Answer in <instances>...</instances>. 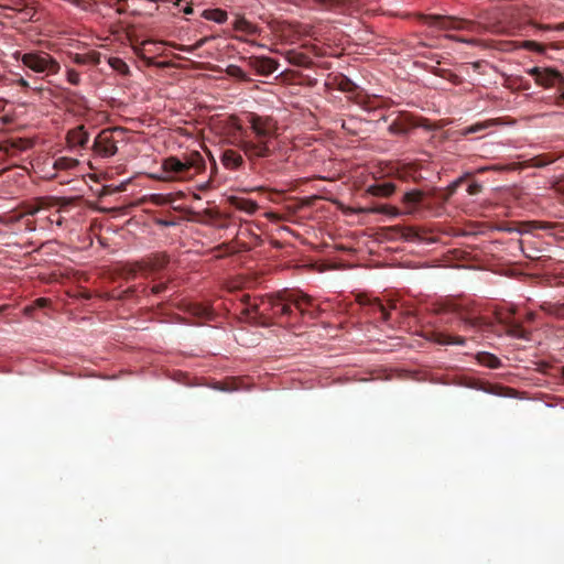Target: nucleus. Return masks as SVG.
I'll return each instance as SVG.
<instances>
[{
	"label": "nucleus",
	"mask_w": 564,
	"mask_h": 564,
	"mask_svg": "<svg viewBox=\"0 0 564 564\" xmlns=\"http://www.w3.org/2000/svg\"><path fill=\"white\" fill-rule=\"evenodd\" d=\"M397 189L392 182L373 183L367 186L365 193L376 197H390Z\"/></svg>",
	"instance_id": "obj_16"
},
{
	"label": "nucleus",
	"mask_w": 564,
	"mask_h": 564,
	"mask_svg": "<svg viewBox=\"0 0 564 564\" xmlns=\"http://www.w3.org/2000/svg\"><path fill=\"white\" fill-rule=\"evenodd\" d=\"M542 30H557V31H562L564 30V23H558L554 26H551V25H543L541 26Z\"/></svg>",
	"instance_id": "obj_50"
},
{
	"label": "nucleus",
	"mask_w": 564,
	"mask_h": 564,
	"mask_svg": "<svg viewBox=\"0 0 564 564\" xmlns=\"http://www.w3.org/2000/svg\"><path fill=\"white\" fill-rule=\"evenodd\" d=\"M203 15H204L207 20H212V10H210V9H206V10H204Z\"/></svg>",
	"instance_id": "obj_57"
},
{
	"label": "nucleus",
	"mask_w": 564,
	"mask_h": 564,
	"mask_svg": "<svg viewBox=\"0 0 564 564\" xmlns=\"http://www.w3.org/2000/svg\"><path fill=\"white\" fill-rule=\"evenodd\" d=\"M557 88L561 93L557 99V105L564 106V77H562L561 80L558 82Z\"/></svg>",
	"instance_id": "obj_43"
},
{
	"label": "nucleus",
	"mask_w": 564,
	"mask_h": 564,
	"mask_svg": "<svg viewBox=\"0 0 564 564\" xmlns=\"http://www.w3.org/2000/svg\"><path fill=\"white\" fill-rule=\"evenodd\" d=\"M220 161L227 169H237L243 162L242 156L237 151L230 149L221 153Z\"/></svg>",
	"instance_id": "obj_21"
},
{
	"label": "nucleus",
	"mask_w": 564,
	"mask_h": 564,
	"mask_svg": "<svg viewBox=\"0 0 564 564\" xmlns=\"http://www.w3.org/2000/svg\"><path fill=\"white\" fill-rule=\"evenodd\" d=\"M467 324H469L471 327H478L481 325L480 318H469L465 321Z\"/></svg>",
	"instance_id": "obj_51"
},
{
	"label": "nucleus",
	"mask_w": 564,
	"mask_h": 564,
	"mask_svg": "<svg viewBox=\"0 0 564 564\" xmlns=\"http://www.w3.org/2000/svg\"><path fill=\"white\" fill-rule=\"evenodd\" d=\"M459 384L464 386V387H467V388H470V389H476V390H482L487 393H490V394H496V395H508L507 393H505V391L507 390L505 387H501V386H485L484 383L479 382L478 380H475V379H464L459 382Z\"/></svg>",
	"instance_id": "obj_17"
},
{
	"label": "nucleus",
	"mask_w": 564,
	"mask_h": 564,
	"mask_svg": "<svg viewBox=\"0 0 564 564\" xmlns=\"http://www.w3.org/2000/svg\"><path fill=\"white\" fill-rule=\"evenodd\" d=\"M292 302L294 307L303 315L308 316L312 319H315L319 316V308L315 304L314 300L301 292V291H293V297H286Z\"/></svg>",
	"instance_id": "obj_9"
},
{
	"label": "nucleus",
	"mask_w": 564,
	"mask_h": 564,
	"mask_svg": "<svg viewBox=\"0 0 564 564\" xmlns=\"http://www.w3.org/2000/svg\"><path fill=\"white\" fill-rule=\"evenodd\" d=\"M527 73L535 79V83L545 88L557 86L563 75L553 68L532 67Z\"/></svg>",
	"instance_id": "obj_10"
},
{
	"label": "nucleus",
	"mask_w": 564,
	"mask_h": 564,
	"mask_svg": "<svg viewBox=\"0 0 564 564\" xmlns=\"http://www.w3.org/2000/svg\"><path fill=\"white\" fill-rule=\"evenodd\" d=\"M466 341L465 337L462 336H453L452 335V341H449V345H464Z\"/></svg>",
	"instance_id": "obj_48"
},
{
	"label": "nucleus",
	"mask_w": 564,
	"mask_h": 564,
	"mask_svg": "<svg viewBox=\"0 0 564 564\" xmlns=\"http://www.w3.org/2000/svg\"><path fill=\"white\" fill-rule=\"evenodd\" d=\"M21 62L31 70L45 76L56 75L61 70L59 63L44 51L24 53L21 55Z\"/></svg>",
	"instance_id": "obj_6"
},
{
	"label": "nucleus",
	"mask_w": 564,
	"mask_h": 564,
	"mask_svg": "<svg viewBox=\"0 0 564 564\" xmlns=\"http://www.w3.org/2000/svg\"><path fill=\"white\" fill-rule=\"evenodd\" d=\"M232 31L241 32L249 36H256L260 34L261 29L243 17L237 14L232 23Z\"/></svg>",
	"instance_id": "obj_18"
},
{
	"label": "nucleus",
	"mask_w": 564,
	"mask_h": 564,
	"mask_svg": "<svg viewBox=\"0 0 564 564\" xmlns=\"http://www.w3.org/2000/svg\"><path fill=\"white\" fill-rule=\"evenodd\" d=\"M213 226H214V229H216L218 227H224V224L223 223L220 224V220H218L217 213H216L215 209H214V223H213Z\"/></svg>",
	"instance_id": "obj_54"
},
{
	"label": "nucleus",
	"mask_w": 564,
	"mask_h": 564,
	"mask_svg": "<svg viewBox=\"0 0 564 564\" xmlns=\"http://www.w3.org/2000/svg\"><path fill=\"white\" fill-rule=\"evenodd\" d=\"M230 203L240 210L246 212L247 214H253L259 208L258 204L251 199L243 198V197H236L232 196L229 198Z\"/></svg>",
	"instance_id": "obj_23"
},
{
	"label": "nucleus",
	"mask_w": 564,
	"mask_h": 564,
	"mask_svg": "<svg viewBox=\"0 0 564 564\" xmlns=\"http://www.w3.org/2000/svg\"><path fill=\"white\" fill-rule=\"evenodd\" d=\"M464 182V178L460 177L449 184L445 189H433L431 195L433 197L434 203L444 204L446 203L453 195L456 193L459 185Z\"/></svg>",
	"instance_id": "obj_19"
},
{
	"label": "nucleus",
	"mask_w": 564,
	"mask_h": 564,
	"mask_svg": "<svg viewBox=\"0 0 564 564\" xmlns=\"http://www.w3.org/2000/svg\"><path fill=\"white\" fill-rule=\"evenodd\" d=\"M56 224H57L58 226H61V225H62V218H59V219L56 221Z\"/></svg>",
	"instance_id": "obj_60"
},
{
	"label": "nucleus",
	"mask_w": 564,
	"mask_h": 564,
	"mask_svg": "<svg viewBox=\"0 0 564 564\" xmlns=\"http://www.w3.org/2000/svg\"><path fill=\"white\" fill-rule=\"evenodd\" d=\"M101 54L96 51H91L85 54L75 53L72 55V59L77 65H98L100 63Z\"/></svg>",
	"instance_id": "obj_22"
},
{
	"label": "nucleus",
	"mask_w": 564,
	"mask_h": 564,
	"mask_svg": "<svg viewBox=\"0 0 564 564\" xmlns=\"http://www.w3.org/2000/svg\"><path fill=\"white\" fill-rule=\"evenodd\" d=\"M420 19L429 26H438L443 30H466L476 34H481L486 29L482 24L462 20L454 17H443L436 14H421Z\"/></svg>",
	"instance_id": "obj_5"
},
{
	"label": "nucleus",
	"mask_w": 564,
	"mask_h": 564,
	"mask_svg": "<svg viewBox=\"0 0 564 564\" xmlns=\"http://www.w3.org/2000/svg\"><path fill=\"white\" fill-rule=\"evenodd\" d=\"M115 133L121 134V130L105 129L98 133L93 144V149L96 154L102 158H110L117 153L118 149L117 140L115 139Z\"/></svg>",
	"instance_id": "obj_7"
},
{
	"label": "nucleus",
	"mask_w": 564,
	"mask_h": 564,
	"mask_svg": "<svg viewBox=\"0 0 564 564\" xmlns=\"http://www.w3.org/2000/svg\"><path fill=\"white\" fill-rule=\"evenodd\" d=\"M167 288L166 283H158L152 286L151 291L153 294H160Z\"/></svg>",
	"instance_id": "obj_46"
},
{
	"label": "nucleus",
	"mask_w": 564,
	"mask_h": 564,
	"mask_svg": "<svg viewBox=\"0 0 564 564\" xmlns=\"http://www.w3.org/2000/svg\"><path fill=\"white\" fill-rule=\"evenodd\" d=\"M512 334L518 337H523V329L520 327V325H514Z\"/></svg>",
	"instance_id": "obj_53"
},
{
	"label": "nucleus",
	"mask_w": 564,
	"mask_h": 564,
	"mask_svg": "<svg viewBox=\"0 0 564 564\" xmlns=\"http://www.w3.org/2000/svg\"><path fill=\"white\" fill-rule=\"evenodd\" d=\"M249 122L254 134L253 139L241 137L240 149L249 159L268 158L272 151L271 140L275 137V122L271 118H263L258 115H250Z\"/></svg>",
	"instance_id": "obj_1"
},
{
	"label": "nucleus",
	"mask_w": 564,
	"mask_h": 564,
	"mask_svg": "<svg viewBox=\"0 0 564 564\" xmlns=\"http://www.w3.org/2000/svg\"><path fill=\"white\" fill-rule=\"evenodd\" d=\"M477 361L480 365L488 367L490 369H497L501 366L500 359L490 352H479L477 355Z\"/></svg>",
	"instance_id": "obj_28"
},
{
	"label": "nucleus",
	"mask_w": 564,
	"mask_h": 564,
	"mask_svg": "<svg viewBox=\"0 0 564 564\" xmlns=\"http://www.w3.org/2000/svg\"><path fill=\"white\" fill-rule=\"evenodd\" d=\"M489 126H490L489 122L475 123V124H471V126L465 128L464 130H462V134L468 135L470 133H477V132L484 131Z\"/></svg>",
	"instance_id": "obj_37"
},
{
	"label": "nucleus",
	"mask_w": 564,
	"mask_h": 564,
	"mask_svg": "<svg viewBox=\"0 0 564 564\" xmlns=\"http://www.w3.org/2000/svg\"><path fill=\"white\" fill-rule=\"evenodd\" d=\"M32 147V142L28 139H8L0 143V151L7 155H15L19 152L26 151Z\"/></svg>",
	"instance_id": "obj_13"
},
{
	"label": "nucleus",
	"mask_w": 564,
	"mask_h": 564,
	"mask_svg": "<svg viewBox=\"0 0 564 564\" xmlns=\"http://www.w3.org/2000/svg\"><path fill=\"white\" fill-rule=\"evenodd\" d=\"M481 191H482V185L477 182L470 183L467 187V193L469 195H478Z\"/></svg>",
	"instance_id": "obj_41"
},
{
	"label": "nucleus",
	"mask_w": 564,
	"mask_h": 564,
	"mask_svg": "<svg viewBox=\"0 0 564 564\" xmlns=\"http://www.w3.org/2000/svg\"><path fill=\"white\" fill-rule=\"evenodd\" d=\"M199 310L203 312V314H204V318H205V319H208L209 314H208L204 308H199Z\"/></svg>",
	"instance_id": "obj_58"
},
{
	"label": "nucleus",
	"mask_w": 564,
	"mask_h": 564,
	"mask_svg": "<svg viewBox=\"0 0 564 564\" xmlns=\"http://www.w3.org/2000/svg\"><path fill=\"white\" fill-rule=\"evenodd\" d=\"M380 102H381V100L378 99L377 97L371 98L369 96H359L357 99V104L360 105L366 110H371V109L380 107L381 106Z\"/></svg>",
	"instance_id": "obj_32"
},
{
	"label": "nucleus",
	"mask_w": 564,
	"mask_h": 564,
	"mask_svg": "<svg viewBox=\"0 0 564 564\" xmlns=\"http://www.w3.org/2000/svg\"><path fill=\"white\" fill-rule=\"evenodd\" d=\"M206 152H207V155L210 158L212 156V152L209 150L206 149Z\"/></svg>",
	"instance_id": "obj_61"
},
{
	"label": "nucleus",
	"mask_w": 564,
	"mask_h": 564,
	"mask_svg": "<svg viewBox=\"0 0 564 564\" xmlns=\"http://www.w3.org/2000/svg\"><path fill=\"white\" fill-rule=\"evenodd\" d=\"M338 88L345 93H354L357 89V85L347 76H340L338 80Z\"/></svg>",
	"instance_id": "obj_35"
},
{
	"label": "nucleus",
	"mask_w": 564,
	"mask_h": 564,
	"mask_svg": "<svg viewBox=\"0 0 564 564\" xmlns=\"http://www.w3.org/2000/svg\"><path fill=\"white\" fill-rule=\"evenodd\" d=\"M241 313L248 316L267 317L275 312L276 294L263 295L261 297H251L249 294L238 296Z\"/></svg>",
	"instance_id": "obj_4"
},
{
	"label": "nucleus",
	"mask_w": 564,
	"mask_h": 564,
	"mask_svg": "<svg viewBox=\"0 0 564 564\" xmlns=\"http://www.w3.org/2000/svg\"><path fill=\"white\" fill-rule=\"evenodd\" d=\"M365 212L370 214H384L389 217H398L402 214L397 207L387 204L373 205L366 208Z\"/></svg>",
	"instance_id": "obj_26"
},
{
	"label": "nucleus",
	"mask_w": 564,
	"mask_h": 564,
	"mask_svg": "<svg viewBox=\"0 0 564 564\" xmlns=\"http://www.w3.org/2000/svg\"><path fill=\"white\" fill-rule=\"evenodd\" d=\"M67 141L70 147L86 148L89 141V134L83 126H79L68 132Z\"/></svg>",
	"instance_id": "obj_20"
},
{
	"label": "nucleus",
	"mask_w": 564,
	"mask_h": 564,
	"mask_svg": "<svg viewBox=\"0 0 564 564\" xmlns=\"http://www.w3.org/2000/svg\"><path fill=\"white\" fill-rule=\"evenodd\" d=\"M214 135L220 142L241 147L242 128L234 115L214 113Z\"/></svg>",
	"instance_id": "obj_3"
},
{
	"label": "nucleus",
	"mask_w": 564,
	"mask_h": 564,
	"mask_svg": "<svg viewBox=\"0 0 564 564\" xmlns=\"http://www.w3.org/2000/svg\"><path fill=\"white\" fill-rule=\"evenodd\" d=\"M402 203L405 207V210L402 214L410 215L415 213L420 206L430 207L434 200L431 193L413 189L403 195Z\"/></svg>",
	"instance_id": "obj_8"
},
{
	"label": "nucleus",
	"mask_w": 564,
	"mask_h": 564,
	"mask_svg": "<svg viewBox=\"0 0 564 564\" xmlns=\"http://www.w3.org/2000/svg\"><path fill=\"white\" fill-rule=\"evenodd\" d=\"M228 18V14L226 11L221 9H214V22L216 23H224Z\"/></svg>",
	"instance_id": "obj_40"
},
{
	"label": "nucleus",
	"mask_w": 564,
	"mask_h": 564,
	"mask_svg": "<svg viewBox=\"0 0 564 564\" xmlns=\"http://www.w3.org/2000/svg\"><path fill=\"white\" fill-rule=\"evenodd\" d=\"M169 263V257L163 253H155L143 260L141 270L156 272L163 270Z\"/></svg>",
	"instance_id": "obj_15"
},
{
	"label": "nucleus",
	"mask_w": 564,
	"mask_h": 564,
	"mask_svg": "<svg viewBox=\"0 0 564 564\" xmlns=\"http://www.w3.org/2000/svg\"><path fill=\"white\" fill-rule=\"evenodd\" d=\"M286 297H293V291H282L276 293L274 316H290L292 313V302Z\"/></svg>",
	"instance_id": "obj_14"
},
{
	"label": "nucleus",
	"mask_w": 564,
	"mask_h": 564,
	"mask_svg": "<svg viewBox=\"0 0 564 564\" xmlns=\"http://www.w3.org/2000/svg\"><path fill=\"white\" fill-rule=\"evenodd\" d=\"M291 63L296 65V66H308V64L311 63L310 58L304 55V54H294L292 57H291Z\"/></svg>",
	"instance_id": "obj_38"
},
{
	"label": "nucleus",
	"mask_w": 564,
	"mask_h": 564,
	"mask_svg": "<svg viewBox=\"0 0 564 564\" xmlns=\"http://www.w3.org/2000/svg\"><path fill=\"white\" fill-rule=\"evenodd\" d=\"M225 74L231 78L247 82L249 78L242 72V69L235 65H228L225 69L221 66L214 65V83H216L217 87H224L226 82Z\"/></svg>",
	"instance_id": "obj_12"
},
{
	"label": "nucleus",
	"mask_w": 564,
	"mask_h": 564,
	"mask_svg": "<svg viewBox=\"0 0 564 564\" xmlns=\"http://www.w3.org/2000/svg\"><path fill=\"white\" fill-rule=\"evenodd\" d=\"M204 167V160L197 152L192 153L191 158H186L184 161L176 156H170L162 163L160 177L165 181L191 178Z\"/></svg>",
	"instance_id": "obj_2"
},
{
	"label": "nucleus",
	"mask_w": 564,
	"mask_h": 564,
	"mask_svg": "<svg viewBox=\"0 0 564 564\" xmlns=\"http://www.w3.org/2000/svg\"><path fill=\"white\" fill-rule=\"evenodd\" d=\"M435 340L440 345H449V341H452V335L440 333L436 335Z\"/></svg>",
	"instance_id": "obj_42"
},
{
	"label": "nucleus",
	"mask_w": 564,
	"mask_h": 564,
	"mask_svg": "<svg viewBox=\"0 0 564 564\" xmlns=\"http://www.w3.org/2000/svg\"><path fill=\"white\" fill-rule=\"evenodd\" d=\"M326 10H343L349 7L352 0H315Z\"/></svg>",
	"instance_id": "obj_29"
},
{
	"label": "nucleus",
	"mask_w": 564,
	"mask_h": 564,
	"mask_svg": "<svg viewBox=\"0 0 564 564\" xmlns=\"http://www.w3.org/2000/svg\"><path fill=\"white\" fill-rule=\"evenodd\" d=\"M520 47L525 48L528 51H533L543 54L545 52V46L535 41H523L520 44Z\"/></svg>",
	"instance_id": "obj_36"
},
{
	"label": "nucleus",
	"mask_w": 564,
	"mask_h": 564,
	"mask_svg": "<svg viewBox=\"0 0 564 564\" xmlns=\"http://www.w3.org/2000/svg\"><path fill=\"white\" fill-rule=\"evenodd\" d=\"M557 159H558V156H556L553 153H543V154L535 155V156L531 158L530 160H528L525 162V164H527V166H530V167H544V166L550 165L551 163L555 162Z\"/></svg>",
	"instance_id": "obj_24"
},
{
	"label": "nucleus",
	"mask_w": 564,
	"mask_h": 564,
	"mask_svg": "<svg viewBox=\"0 0 564 564\" xmlns=\"http://www.w3.org/2000/svg\"><path fill=\"white\" fill-rule=\"evenodd\" d=\"M151 200H152V203H154L156 205H162V204H165L167 202L166 198L163 195H160V194L152 195Z\"/></svg>",
	"instance_id": "obj_47"
},
{
	"label": "nucleus",
	"mask_w": 564,
	"mask_h": 564,
	"mask_svg": "<svg viewBox=\"0 0 564 564\" xmlns=\"http://www.w3.org/2000/svg\"><path fill=\"white\" fill-rule=\"evenodd\" d=\"M41 209V207L39 205H33V206H30L26 208L25 210V215H35L36 213H39V210Z\"/></svg>",
	"instance_id": "obj_49"
},
{
	"label": "nucleus",
	"mask_w": 564,
	"mask_h": 564,
	"mask_svg": "<svg viewBox=\"0 0 564 564\" xmlns=\"http://www.w3.org/2000/svg\"><path fill=\"white\" fill-rule=\"evenodd\" d=\"M375 307H376L378 311H380V313L382 314V318H383L384 321H387V319L389 318V313H388V311L386 310V307L382 305V303H380V302L375 303Z\"/></svg>",
	"instance_id": "obj_45"
},
{
	"label": "nucleus",
	"mask_w": 564,
	"mask_h": 564,
	"mask_svg": "<svg viewBox=\"0 0 564 564\" xmlns=\"http://www.w3.org/2000/svg\"><path fill=\"white\" fill-rule=\"evenodd\" d=\"M540 307L544 313L549 315H552L556 318H564V302H543Z\"/></svg>",
	"instance_id": "obj_27"
},
{
	"label": "nucleus",
	"mask_w": 564,
	"mask_h": 564,
	"mask_svg": "<svg viewBox=\"0 0 564 564\" xmlns=\"http://www.w3.org/2000/svg\"><path fill=\"white\" fill-rule=\"evenodd\" d=\"M32 307H25V313L29 314L31 312Z\"/></svg>",
	"instance_id": "obj_59"
},
{
	"label": "nucleus",
	"mask_w": 564,
	"mask_h": 564,
	"mask_svg": "<svg viewBox=\"0 0 564 564\" xmlns=\"http://www.w3.org/2000/svg\"><path fill=\"white\" fill-rule=\"evenodd\" d=\"M448 37L453 39V40H455L457 42L473 44V45L477 43V41L475 39H467V37L453 36V35H449Z\"/></svg>",
	"instance_id": "obj_44"
},
{
	"label": "nucleus",
	"mask_w": 564,
	"mask_h": 564,
	"mask_svg": "<svg viewBox=\"0 0 564 564\" xmlns=\"http://www.w3.org/2000/svg\"><path fill=\"white\" fill-rule=\"evenodd\" d=\"M562 379L564 380V367L562 368Z\"/></svg>",
	"instance_id": "obj_63"
},
{
	"label": "nucleus",
	"mask_w": 564,
	"mask_h": 564,
	"mask_svg": "<svg viewBox=\"0 0 564 564\" xmlns=\"http://www.w3.org/2000/svg\"><path fill=\"white\" fill-rule=\"evenodd\" d=\"M67 80L68 83H70L72 85H79L80 83V75L78 72H76L75 69L73 68H69L67 70Z\"/></svg>",
	"instance_id": "obj_39"
},
{
	"label": "nucleus",
	"mask_w": 564,
	"mask_h": 564,
	"mask_svg": "<svg viewBox=\"0 0 564 564\" xmlns=\"http://www.w3.org/2000/svg\"><path fill=\"white\" fill-rule=\"evenodd\" d=\"M34 304L37 307H45L48 304V300H46L44 297H40V299L35 300Z\"/></svg>",
	"instance_id": "obj_52"
},
{
	"label": "nucleus",
	"mask_w": 564,
	"mask_h": 564,
	"mask_svg": "<svg viewBox=\"0 0 564 564\" xmlns=\"http://www.w3.org/2000/svg\"><path fill=\"white\" fill-rule=\"evenodd\" d=\"M257 68L262 75H269L276 69V63L271 58H263L258 61Z\"/></svg>",
	"instance_id": "obj_31"
},
{
	"label": "nucleus",
	"mask_w": 564,
	"mask_h": 564,
	"mask_svg": "<svg viewBox=\"0 0 564 564\" xmlns=\"http://www.w3.org/2000/svg\"><path fill=\"white\" fill-rule=\"evenodd\" d=\"M18 85H19V86H21V87H24V88L30 87L29 82H28V80H25L24 78H20V79L18 80Z\"/></svg>",
	"instance_id": "obj_56"
},
{
	"label": "nucleus",
	"mask_w": 564,
	"mask_h": 564,
	"mask_svg": "<svg viewBox=\"0 0 564 564\" xmlns=\"http://www.w3.org/2000/svg\"><path fill=\"white\" fill-rule=\"evenodd\" d=\"M214 259L223 258L225 256H232L236 253V248L230 246L229 243H223L217 247H214Z\"/></svg>",
	"instance_id": "obj_33"
},
{
	"label": "nucleus",
	"mask_w": 564,
	"mask_h": 564,
	"mask_svg": "<svg viewBox=\"0 0 564 564\" xmlns=\"http://www.w3.org/2000/svg\"><path fill=\"white\" fill-rule=\"evenodd\" d=\"M502 230L507 231V232H512V231H519V232H522L521 228H518V227H511V226H507V227H503Z\"/></svg>",
	"instance_id": "obj_55"
},
{
	"label": "nucleus",
	"mask_w": 564,
	"mask_h": 564,
	"mask_svg": "<svg viewBox=\"0 0 564 564\" xmlns=\"http://www.w3.org/2000/svg\"><path fill=\"white\" fill-rule=\"evenodd\" d=\"M213 164H214V172L216 171V161L214 160L213 161Z\"/></svg>",
	"instance_id": "obj_62"
},
{
	"label": "nucleus",
	"mask_w": 564,
	"mask_h": 564,
	"mask_svg": "<svg viewBox=\"0 0 564 564\" xmlns=\"http://www.w3.org/2000/svg\"><path fill=\"white\" fill-rule=\"evenodd\" d=\"M109 65L112 69L117 70L120 74H128L129 73V66L124 61H122L119 57H110L108 59Z\"/></svg>",
	"instance_id": "obj_34"
},
{
	"label": "nucleus",
	"mask_w": 564,
	"mask_h": 564,
	"mask_svg": "<svg viewBox=\"0 0 564 564\" xmlns=\"http://www.w3.org/2000/svg\"><path fill=\"white\" fill-rule=\"evenodd\" d=\"M240 380L237 378H226L224 380L216 381L214 380L213 387L214 390H219L224 392H230L240 389Z\"/></svg>",
	"instance_id": "obj_25"
},
{
	"label": "nucleus",
	"mask_w": 564,
	"mask_h": 564,
	"mask_svg": "<svg viewBox=\"0 0 564 564\" xmlns=\"http://www.w3.org/2000/svg\"><path fill=\"white\" fill-rule=\"evenodd\" d=\"M78 165V160L61 156L54 161V169L56 170H72Z\"/></svg>",
	"instance_id": "obj_30"
},
{
	"label": "nucleus",
	"mask_w": 564,
	"mask_h": 564,
	"mask_svg": "<svg viewBox=\"0 0 564 564\" xmlns=\"http://www.w3.org/2000/svg\"><path fill=\"white\" fill-rule=\"evenodd\" d=\"M421 123L409 112H400L389 124L388 131L394 135H405Z\"/></svg>",
	"instance_id": "obj_11"
}]
</instances>
